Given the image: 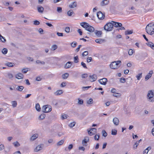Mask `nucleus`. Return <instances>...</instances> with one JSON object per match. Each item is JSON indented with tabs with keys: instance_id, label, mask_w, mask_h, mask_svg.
Listing matches in <instances>:
<instances>
[{
	"instance_id": "38",
	"label": "nucleus",
	"mask_w": 154,
	"mask_h": 154,
	"mask_svg": "<svg viewBox=\"0 0 154 154\" xmlns=\"http://www.w3.org/2000/svg\"><path fill=\"white\" fill-rule=\"evenodd\" d=\"M12 106L13 107H16L17 106V102L16 101H13L12 102Z\"/></svg>"
},
{
	"instance_id": "57",
	"label": "nucleus",
	"mask_w": 154,
	"mask_h": 154,
	"mask_svg": "<svg viewBox=\"0 0 154 154\" xmlns=\"http://www.w3.org/2000/svg\"><path fill=\"white\" fill-rule=\"evenodd\" d=\"M92 59L91 57H88L87 59V61L88 63H89L91 62Z\"/></svg>"
},
{
	"instance_id": "17",
	"label": "nucleus",
	"mask_w": 154,
	"mask_h": 154,
	"mask_svg": "<svg viewBox=\"0 0 154 154\" xmlns=\"http://www.w3.org/2000/svg\"><path fill=\"white\" fill-rule=\"evenodd\" d=\"M94 33L96 35L100 37L102 34V32L101 31H98L97 30H94Z\"/></svg>"
},
{
	"instance_id": "45",
	"label": "nucleus",
	"mask_w": 154,
	"mask_h": 154,
	"mask_svg": "<svg viewBox=\"0 0 154 154\" xmlns=\"http://www.w3.org/2000/svg\"><path fill=\"white\" fill-rule=\"evenodd\" d=\"M28 68H24L22 69V72L24 73H26L28 71Z\"/></svg>"
},
{
	"instance_id": "41",
	"label": "nucleus",
	"mask_w": 154,
	"mask_h": 154,
	"mask_svg": "<svg viewBox=\"0 0 154 154\" xmlns=\"http://www.w3.org/2000/svg\"><path fill=\"white\" fill-rule=\"evenodd\" d=\"M7 52L8 50L6 48H3L2 51V53L5 54H6L7 53Z\"/></svg>"
},
{
	"instance_id": "20",
	"label": "nucleus",
	"mask_w": 154,
	"mask_h": 154,
	"mask_svg": "<svg viewBox=\"0 0 154 154\" xmlns=\"http://www.w3.org/2000/svg\"><path fill=\"white\" fill-rule=\"evenodd\" d=\"M105 42V40L102 39H97L95 40V42L99 44H102Z\"/></svg>"
},
{
	"instance_id": "50",
	"label": "nucleus",
	"mask_w": 154,
	"mask_h": 154,
	"mask_svg": "<svg viewBox=\"0 0 154 154\" xmlns=\"http://www.w3.org/2000/svg\"><path fill=\"white\" fill-rule=\"evenodd\" d=\"M93 102V100L92 99H90L87 101V103L89 104H90L92 103Z\"/></svg>"
},
{
	"instance_id": "21",
	"label": "nucleus",
	"mask_w": 154,
	"mask_h": 154,
	"mask_svg": "<svg viewBox=\"0 0 154 154\" xmlns=\"http://www.w3.org/2000/svg\"><path fill=\"white\" fill-rule=\"evenodd\" d=\"M110 68L113 69H117V66L116 65L115 61L112 62L110 64Z\"/></svg>"
},
{
	"instance_id": "51",
	"label": "nucleus",
	"mask_w": 154,
	"mask_h": 154,
	"mask_svg": "<svg viewBox=\"0 0 154 154\" xmlns=\"http://www.w3.org/2000/svg\"><path fill=\"white\" fill-rule=\"evenodd\" d=\"M68 116L67 115L63 114V115H62L61 118L62 119H66L67 118Z\"/></svg>"
},
{
	"instance_id": "62",
	"label": "nucleus",
	"mask_w": 154,
	"mask_h": 154,
	"mask_svg": "<svg viewBox=\"0 0 154 154\" xmlns=\"http://www.w3.org/2000/svg\"><path fill=\"white\" fill-rule=\"evenodd\" d=\"M88 51H84L82 54V55L83 56L85 55L86 56L88 55Z\"/></svg>"
},
{
	"instance_id": "26",
	"label": "nucleus",
	"mask_w": 154,
	"mask_h": 154,
	"mask_svg": "<svg viewBox=\"0 0 154 154\" xmlns=\"http://www.w3.org/2000/svg\"><path fill=\"white\" fill-rule=\"evenodd\" d=\"M77 6L76 2H74L72 3V4L69 5V8H72L75 7Z\"/></svg>"
},
{
	"instance_id": "18",
	"label": "nucleus",
	"mask_w": 154,
	"mask_h": 154,
	"mask_svg": "<svg viewBox=\"0 0 154 154\" xmlns=\"http://www.w3.org/2000/svg\"><path fill=\"white\" fill-rule=\"evenodd\" d=\"M38 134H33L30 138V140L33 141L35 140L38 137Z\"/></svg>"
},
{
	"instance_id": "52",
	"label": "nucleus",
	"mask_w": 154,
	"mask_h": 154,
	"mask_svg": "<svg viewBox=\"0 0 154 154\" xmlns=\"http://www.w3.org/2000/svg\"><path fill=\"white\" fill-rule=\"evenodd\" d=\"M75 124V122H73L72 123H71L69 125V126L71 128H72L74 127Z\"/></svg>"
},
{
	"instance_id": "27",
	"label": "nucleus",
	"mask_w": 154,
	"mask_h": 154,
	"mask_svg": "<svg viewBox=\"0 0 154 154\" xmlns=\"http://www.w3.org/2000/svg\"><path fill=\"white\" fill-rule=\"evenodd\" d=\"M151 148L150 146L148 147L143 151V154H147L148 151L151 149Z\"/></svg>"
},
{
	"instance_id": "47",
	"label": "nucleus",
	"mask_w": 154,
	"mask_h": 154,
	"mask_svg": "<svg viewBox=\"0 0 154 154\" xmlns=\"http://www.w3.org/2000/svg\"><path fill=\"white\" fill-rule=\"evenodd\" d=\"M133 50L132 49H130L128 52V54L129 55H132L133 53Z\"/></svg>"
},
{
	"instance_id": "24",
	"label": "nucleus",
	"mask_w": 154,
	"mask_h": 154,
	"mask_svg": "<svg viewBox=\"0 0 154 154\" xmlns=\"http://www.w3.org/2000/svg\"><path fill=\"white\" fill-rule=\"evenodd\" d=\"M72 65V62L69 61L65 64V68L66 69H68Z\"/></svg>"
},
{
	"instance_id": "10",
	"label": "nucleus",
	"mask_w": 154,
	"mask_h": 154,
	"mask_svg": "<svg viewBox=\"0 0 154 154\" xmlns=\"http://www.w3.org/2000/svg\"><path fill=\"white\" fill-rule=\"evenodd\" d=\"M89 80L91 82H93L95 81L97 79V75L95 74H94L92 75H90L89 76Z\"/></svg>"
},
{
	"instance_id": "33",
	"label": "nucleus",
	"mask_w": 154,
	"mask_h": 154,
	"mask_svg": "<svg viewBox=\"0 0 154 154\" xmlns=\"http://www.w3.org/2000/svg\"><path fill=\"white\" fill-rule=\"evenodd\" d=\"M45 117V114H42L39 117V119L41 120H43Z\"/></svg>"
},
{
	"instance_id": "8",
	"label": "nucleus",
	"mask_w": 154,
	"mask_h": 154,
	"mask_svg": "<svg viewBox=\"0 0 154 154\" xmlns=\"http://www.w3.org/2000/svg\"><path fill=\"white\" fill-rule=\"evenodd\" d=\"M97 16L99 19L100 20L103 19L105 17V15L103 14L101 11L97 13Z\"/></svg>"
},
{
	"instance_id": "37",
	"label": "nucleus",
	"mask_w": 154,
	"mask_h": 154,
	"mask_svg": "<svg viewBox=\"0 0 154 154\" xmlns=\"http://www.w3.org/2000/svg\"><path fill=\"white\" fill-rule=\"evenodd\" d=\"M64 140H62L57 143V145L58 146H60L62 145L64 143Z\"/></svg>"
},
{
	"instance_id": "28",
	"label": "nucleus",
	"mask_w": 154,
	"mask_h": 154,
	"mask_svg": "<svg viewBox=\"0 0 154 154\" xmlns=\"http://www.w3.org/2000/svg\"><path fill=\"white\" fill-rule=\"evenodd\" d=\"M147 45L149 47H150L153 49H154V44L153 43L151 42H149L148 43H146Z\"/></svg>"
},
{
	"instance_id": "40",
	"label": "nucleus",
	"mask_w": 154,
	"mask_h": 154,
	"mask_svg": "<svg viewBox=\"0 0 154 154\" xmlns=\"http://www.w3.org/2000/svg\"><path fill=\"white\" fill-rule=\"evenodd\" d=\"M13 144L15 147H18L20 145V143L17 141L13 143Z\"/></svg>"
},
{
	"instance_id": "7",
	"label": "nucleus",
	"mask_w": 154,
	"mask_h": 154,
	"mask_svg": "<svg viewBox=\"0 0 154 154\" xmlns=\"http://www.w3.org/2000/svg\"><path fill=\"white\" fill-rule=\"evenodd\" d=\"M89 141V138L88 137H85L84 139L82 140V144L85 146H86L88 143H87Z\"/></svg>"
},
{
	"instance_id": "34",
	"label": "nucleus",
	"mask_w": 154,
	"mask_h": 154,
	"mask_svg": "<svg viewBox=\"0 0 154 154\" xmlns=\"http://www.w3.org/2000/svg\"><path fill=\"white\" fill-rule=\"evenodd\" d=\"M133 32V30H127L125 32V34L126 35L131 34Z\"/></svg>"
},
{
	"instance_id": "48",
	"label": "nucleus",
	"mask_w": 154,
	"mask_h": 154,
	"mask_svg": "<svg viewBox=\"0 0 154 154\" xmlns=\"http://www.w3.org/2000/svg\"><path fill=\"white\" fill-rule=\"evenodd\" d=\"M100 138V136L98 134H96L94 136V139L95 140H99Z\"/></svg>"
},
{
	"instance_id": "39",
	"label": "nucleus",
	"mask_w": 154,
	"mask_h": 154,
	"mask_svg": "<svg viewBox=\"0 0 154 154\" xmlns=\"http://www.w3.org/2000/svg\"><path fill=\"white\" fill-rule=\"evenodd\" d=\"M77 43L76 42H73L71 44V46L72 48H75L76 47Z\"/></svg>"
},
{
	"instance_id": "11",
	"label": "nucleus",
	"mask_w": 154,
	"mask_h": 154,
	"mask_svg": "<svg viewBox=\"0 0 154 154\" xmlns=\"http://www.w3.org/2000/svg\"><path fill=\"white\" fill-rule=\"evenodd\" d=\"M44 146L43 144H40L37 146L36 148L35 149L34 151L35 152H37L39 150H42Z\"/></svg>"
},
{
	"instance_id": "16",
	"label": "nucleus",
	"mask_w": 154,
	"mask_h": 154,
	"mask_svg": "<svg viewBox=\"0 0 154 154\" xmlns=\"http://www.w3.org/2000/svg\"><path fill=\"white\" fill-rule=\"evenodd\" d=\"M37 9L38 11L40 13H42L43 12L44 8L41 6H38L37 7Z\"/></svg>"
},
{
	"instance_id": "25",
	"label": "nucleus",
	"mask_w": 154,
	"mask_h": 154,
	"mask_svg": "<svg viewBox=\"0 0 154 154\" xmlns=\"http://www.w3.org/2000/svg\"><path fill=\"white\" fill-rule=\"evenodd\" d=\"M63 93V91L62 90H57L54 93V94L56 96L60 95Z\"/></svg>"
},
{
	"instance_id": "61",
	"label": "nucleus",
	"mask_w": 154,
	"mask_h": 154,
	"mask_svg": "<svg viewBox=\"0 0 154 154\" xmlns=\"http://www.w3.org/2000/svg\"><path fill=\"white\" fill-rule=\"evenodd\" d=\"M81 65L83 66V67L84 68H85V69H87V67L86 66L85 64V63H84V62H82L81 63Z\"/></svg>"
},
{
	"instance_id": "54",
	"label": "nucleus",
	"mask_w": 154,
	"mask_h": 154,
	"mask_svg": "<svg viewBox=\"0 0 154 154\" xmlns=\"http://www.w3.org/2000/svg\"><path fill=\"white\" fill-rule=\"evenodd\" d=\"M57 11L59 13H61L62 12V9L61 7H58L57 8Z\"/></svg>"
},
{
	"instance_id": "36",
	"label": "nucleus",
	"mask_w": 154,
	"mask_h": 154,
	"mask_svg": "<svg viewBox=\"0 0 154 154\" xmlns=\"http://www.w3.org/2000/svg\"><path fill=\"white\" fill-rule=\"evenodd\" d=\"M74 13V12L72 10H70L67 12L68 16H71Z\"/></svg>"
},
{
	"instance_id": "49",
	"label": "nucleus",
	"mask_w": 154,
	"mask_h": 154,
	"mask_svg": "<svg viewBox=\"0 0 154 154\" xmlns=\"http://www.w3.org/2000/svg\"><path fill=\"white\" fill-rule=\"evenodd\" d=\"M57 48V45H53L52 47V50L54 51Z\"/></svg>"
},
{
	"instance_id": "30",
	"label": "nucleus",
	"mask_w": 154,
	"mask_h": 154,
	"mask_svg": "<svg viewBox=\"0 0 154 154\" xmlns=\"http://www.w3.org/2000/svg\"><path fill=\"white\" fill-rule=\"evenodd\" d=\"M35 108L36 110L40 112L41 111V109L40 107V106L39 103H37L35 106Z\"/></svg>"
},
{
	"instance_id": "5",
	"label": "nucleus",
	"mask_w": 154,
	"mask_h": 154,
	"mask_svg": "<svg viewBox=\"0 0 154 154\" xmlns=\"http://www.w3.org/2000/svg\"><path fill=\"white\" fill-rule=\"evenodd\" d=\"M42 111L44 113L48 112L51 111V108L49 105H44L42 108Z\"/></svg>"
},
{
	"instance_id": "31",
	"label": "nucleus",
	"mask_w": 154,
	"mask_h": 154,
	"mask_svg": "<svg viewBox=\"0 0 154 154\" xmlns=\"http://www.w3.org/2000/svg\"><path fill=\"white\" fill-rule=\"evenodd\" d=\"M5 64L8 67H12L14 65V63H10V62L7 63H6Z\"/></svg>"
},
{
	"instance_id": "46",
	"label": "nucleus",
	"mask_w": 154,
	"mask_h": 154,
	"mask_svg": "<svg viewBox=\"0 0 154 154\" xmlns=\"http://www.w3.org/2000/svg\"><path fill=\"white\" fill-rule=\"evenodd\" d=\"M102 133L103 134V136L104 137H106L107 136V134L106 131L104 130H103L102 131Z\"/></svg>"
},
{
	"instance_id": "56",
	"label": "nucleus",
	"mask_w": 154,
	"mask_h": 154,
	"mask_svg": "<svg viewBox=\"0 0 154 154\" xmlns=\"http://www.w3.org/2000/svg\"><path fill=\"white\" fill-rule=\"evenodd\" d=\"M66 85V82H62L61 85V87H63L65 86Z\"/></svg>"
},
{
	"instance_id": "42",
	"label": "nucleus",
	"mask_w": 154,
	"mask_h": 154,
	"mask_svg": "<svg viewBox=\"0 0 154 154\" xmlns=\"http://www.w3.org/2000/svg\"><path fill=\"white\" fill-rule=\"evenodd\" d=\"M142 77V73L139 74L137 75L136 77L137 78V80H140L141 78Z\"/></svg>"
},
{
	"instance_id": "22",
	"label": "nucleus",
	"mask_w": 154,
	"mask_h": 154,
	"mask_svg": "<svg viewBox=\"0 0 154 154\" xmlns=\"http://www.w3.org/2000/svg\"><path fill=\"white\" fill-rule=\"evenodd\" d=\"M116 65V66L117 69L120 67L121 65V61L120 60H118L115 61Z\"/></svg>"
},
{
	"instance_id": "15",
	"label": "nucleus",
	"mask_w": 154,
	"mask_h": 154,
	"mask_svg": "<svg viewBox=\"0 0 154 154\" xmlns=\"http://www.w3.org/2000/svg\"><path fill=\"white\" fill-rule=\"evenodd\" d=\"M15 76L16 78L20 79L23 78V75L22 74L19 73L16 75Z\"/></svg>"
},
{
	"instance_id": "58",
	"label": "nucleus",
	"mask_w": 154,
	"mask_h": 154,
	"mask_svg": "<svg viewBox=\"0 0 154 154\" xmlns=\"http://www.w3.org/2000/svg\"><path fill=\"white\" fill-rule=\"evenodd\" d=\"M40 24V22L38 20H35L34 21V24L35 25H38Z\"/></svg>"
},
{
	"instance_id": "29",
	"label": "nucleus",
	"mask_w": 154,
	"mask_h": 154,
	"mask_svg": "<svg viewBox=\"0 0 154 154\" xmlns=\"http://www.w3.org/2000/svg\"><path fill=\"white\" fill-rule=\"evenodd\" d=\"M24 88V87L23 86H17V87L16 88V89L20 91H22L23 89Z\"/></svg>"
},
{
	"instance_id": "9",
	"label": "nucleus",
	"mask_w": 154,
	"mask_h": 154,
	"mask_svg": "<svg viewBox=\"0 0 154 154\" xmlns=\"http://www.w3.org/2000/svg\"><path fill=\"white\" fill-rule=\"evenodd\" d=\"M99 83L101 85H105L107 82V79L106 78H103L99 80Z\"/></svg>"
},
{
	"instance_id": "12",
	"label": "nucleus",
	"mask_w": 154,
	"mask_h": 154,
	"mask_svg": "<svg viewBox=\"0 0 154 154\" xmlns=\"http://www.w3.org/2000/svg\"><path fill=\"white\" fill-rule=\"evenodd\" d=\"M153 73V72L152 70L150 71L149 73L146 75L145 77V80L146 81L148 80L149 78H150L152 75Z\"/></svg>"
},
{
	"instance_id": "23",
	"label": "nucleus",
	"mask_w": 154,
	"mask_h": 154,
	"mask_svg": "<svg viewBox=\"0 0 154 154\" xmlns=\"http://www.w3.org/2000/svg\"><path fill=\"white\" fill-rule=\"evenodd\" d=\"M116 65V66L117 69L120 67L121 65V61L120 60H118L115 61Z\"/></svg>"
},
{
	"instance_id": "3",
	"label": "nucleus",
	"mask_w": 154,
	"mask_h": 154,
	"mask_svg": "<svg viewBox=\"0 0 154 154\" xmlns=\"http://www.w3.org/2000/svg\"><path fill=\"white\" fill-rule=\"evenodd\" d=\"M154 93L152 91H149L147 95V98L149 102H153L154 101Z\"/></svg>"
},
{
	"instance_id": "43",
	"label": "nucleus",
	"mask_w": 154,
	"mask_h": 154,
	"mask_svg": "<svg viewBox=\"0 0 154 154\" xmlns=\"http://www.w3.org/2000/svg\"><path fill=\"white\" fill-rule=\"evenodd\" d=\"M117 133V130H116L115 129L112 130V131L111 134L112 135H116Z\"/></svg>"
},
{
	"instance_id": "55",
	"label": "nucleus",
	"mask_w": 154,
	"mask_h": 154,
	"mask_svg": "<svg viewBox=\"0 0 154 154\" xmlns=\"http://www.w3.org/2000/svg\"><path fill=\"white\" fill-rule=\"evenodd\" d=\"M8 77L9 79H11L13 78V75L12 74L9 73L8 74Z\"/></svg>"
},
{
	"instance_id": "1",
	"label": "nucleus",
	"mask_w": 154,
	"mask_h": 154,
	"mask_svg": "<svg viewBox=\"0 0 154 154\" xmlns=\"http://www.w3.org/2000/svg\"><path fill=\"white\" fill-rule=\"evenodd\" d=\"M146 30L148 34H153L154 33V23H150L147 25L146 28Z\"/></svg>"
},
{
	"instance_id": "6",
	"label": "nucleus",
	"mask_w": 154,
	"mask_h": 154,
	"mask_svg": "<svg viewBox=\"0 0 154 154\" xmlns=\"http://www.w3.org/2000/svg\"><path fill=\"white\" fill-rule=\"evenodd\" d=\"M88 133L90 136L94 135L97 132V129L94 128H93L90 131H88Z\"/></svg>"
},
{
	"instance_id": "14",
	"label": "nucleus",
	"mask_w": 154,
	"mask_h": 154,
	"mask_svg": "<svg viewBox=\"0 0 154 154\" xmlns=\"http://www.w3.org/2000/svg\"><path fill=\"white\" fill-rule=\"evenodd\" d=\"M109 3V0H104L102 1L101 2L100 5L101 6H103L108 5Z\"/></svg>"
},
{
	"instance_id": "2",
	"label": "nucleus",
	"mask_w": 154,
	"mask_h": 154,
	"mask_svg": "<svg viewBox=\"0 0 154 154\" xmlns=\"http://www.w3.org/2000/svg\"><path fill=\"white\" fill-rule=\"evenodd\" d=\"M80 25L86 30L91 32H93L94 31V28L90 25L88 23H87L82 22L81 23Z\"/></svg>"
},
{
	"instance_id": "53",
	"label": "nucleus",
	"mask_w": 154,
	"mask_h": 154,
	"mask_svg": "<svg viewBox=\"0 0 154 154\" xmlns=\"http://www.w3.org/2000/svg\"><path fill=\"white\" fill-rule=\"evenodd\" d=\"M126 82V79L123 78L120 79V82L121 83H125Z\"/></svg>"
},
{
	"instance_id": "4",
	"label": "nucleus",
	"mask_w": 154,
	"mask_h": 154,
	"mask_svg": "<svg viewBox=\"0 0 154 154\" xmlns=\"http://www.w3.org/2000/svg\"><path fill=\"white\" fill-rule=\"evenodd\" d=\"M104 29L107 31H112L113 28V23L109 22L107 23L104 27Z\"/></svg>"
},
{
	"instance_id": "32",
	"label": "nucleus",
	"mask_w": 154,
	"mask_h": 154,
	"mask_svg": "<svg viewBox=\"0 0 154 154\" xmlns=\"http://www.w3.org/2000/svg\"><path fill=\"white\" fill-rule=\"evenodd\" d=\"M69 75V74L68 73H66L63 74L62 75V78L63 79H66L67 78Z\"/></svg>"
},
{
	"instance_id": "44",
	"label": "nucleus",
	"mask_w": 154,
	"mask_h": 154,
	"mask_svg": "<svg viewBox=\"0 0 154 154\" xmlns=\"http://www.w3.org/2000/svg\"><path fill=\"white\" fill-rule=\"evenodd\" d=\"M74 62L75 63H77L79 62V58L78 56L74 57Z\"/></svg>"
},
{
	"instance_id": "63",
	"label": "nucleus",
	"mask_w": 154,
	"mask_h": 154,
	"mask_svg": "<svg viewBox=\"0 0 154 154\" xmlns=\"http://www.w3.org/2000/svg\"><path fill=\"white\" fill-rule=\"evenodd\" d=\"M78 103L80 104H82L83 103V100H79V99H78Z\"/></svg>"
},
{
	"instance_id": "59",
	"label": "nucleus",
	"mask_w": 154,
	"mask_h": 154,
	"mask_svg": "<svg viewBox=\"0 0 154 154\" xmlns=\"http://www.w3.org/2000/svg\"><path fill=\"white\" fill-rule=\"evenodd\" d=\"M65 31L67 32H70V28L68 27H67L65 28Z\"/></svg>"
},
{
	"instance_id": "35",
	"label": "nucleus",
	"mask_w": 154,
	"mask_h": 154,
	"mask_svg": "<svg viewBox=\"0 0 154 154\" xmlns=\"http://www.w3.org/2000/svg\"><path fill=\"white\" fill-rule=\"evenodd\" d=\"M0 39L1 41L3 42H5L6 41V40L5 39V38L2 36L0 34Z\"/></svg>"
},
{
	"instance_id": "64",
	"label": "nucleus",
	"mask_w": 154,
	"mask_h": 154,
	"mask_svg": "<svg viewBox=\"0 0 154 154\" xmlns=\"http://www.w3.org/2000/svg\"><path fill=\"white\" fill-rule=\"evenodd\" d=\"M4 149V145L1 144L0 145V150H2Z\"/></svg>"
},
{
	"instance_id": "19",
	"label": "nucleus",
	"mask_w": 154,
	"mask_h": 154,
	"mask_svg": "<svg viewBox=\"0 0 154 154\" xmlns=\"http://www.w3.org/2000/svg\"><path fill=\"white\" fill-rule=\"evenodd\" d=\"M113 122L116 125H117L119 123V119L117 118H115L113 119Z\"/></svg>"
},
{
	"instance_id": "60",
	"label": "nucleus",
	"mask_w": 154,
	"mask_h": 154,
	"mask_svg": "<svg viewBox=\"0 0 154 154\" xmlns=\"http://www.w3.org/2000/svg\"><path fill=\"white\" fill-rule=\"evenodd\" d=\"M42 78L40 76H38L36 78L35 80L38 81H40L42 80Z\"/></svg>"
},
{
	"instance_id": "13",
	"label": "nucleus",
	"mask_w": 154,
	"mask_h": 154,
	"mask_svg": "<svg viewBox=\"0 0 154 154\" xmlns=\"http://www.w3.org/2000/svg\"><path fill=\"white\" fill-rule=\"evenodd\" d=\"M112 22L113 23V26L116 27H121L122 24L121 23L115 22L113 21H112Z\"/></svg>"
}]
</instances>
